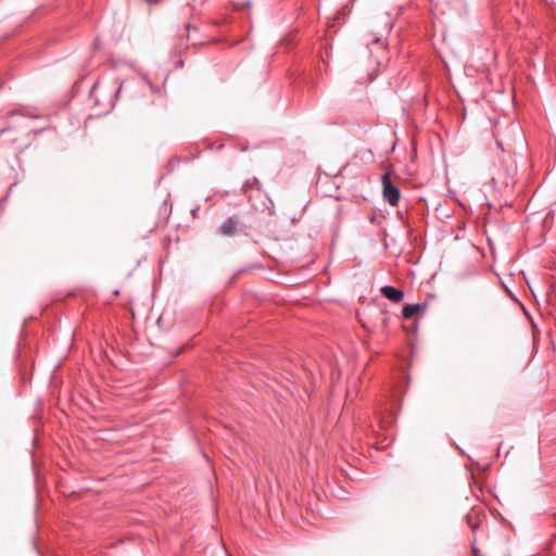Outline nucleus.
Segmentation results:
<instances>
[{
  "mask_svg": "<svg viewBox=\"0 0 556 556\" xmlns=\"http://www.w3.org/2000/svg\"><path fill=\"white\" fill-rule=\"evenodd\" d=\"M382 195L391 206L397 205L401 198L400 189L391 181L389 173L382 176Z\"/></svg>",
  "mask_w": 556,
  "mask_h": 556,
  "instance_id": "1",
  "label": "nucleus"
},
{
  "mask_svg": "<svg viewBox=\"0 0 556 556\" xmlns=\"http://www.w3.org/2000/svg\"><path fill=\"white\" fill-rule=\"evenodd\" d=\"M242 223L238 215L228 217L218 228L220 235L225 237H232L241 232Z\"/></svg>",
  "mask_w": 556,
  "mask_h": 556,
  "instance_id": "2",
  "label": "nucleus"
},
{
  "mask_svg": "<svg viewBox=\"0 0 556 556\" xmlns=\"http://www.w3.org/2000/svg\"><path fill=\"white\" fill-rule=\"evenodd\" d=\"M380 292L383 296H386L388 300L400 303L404 299V292L400 289H396L392 286H384L380 289Z\"/></svg>",
  "mask_w": 556,
  "mask_h": 556,
  "instance_id": "3",
  "label": "nucleus"
},
{
  "mask_svg": "<svg viewBox=\"0 0 556 556\" xmlns=\"http://www.w3.org/2000/svg\"><path fill=\"white\" fill-rule=\"evenodd\" d=\"M427 304H406L402 309V316L405 319L412 318L416 314H424L426 312Z\"/></svg>",
  "mask_w": 556,
  "mask_h": 556,
  "instance_id": "4",
  "label": "nucleus"
},
{
  "mask_svg": "<svg viewBox=\"0 0 556 556\" xmlns=\"http://www.w3.org/2000/svg\"><path fill=\"white\" fill-rule=\"evenodd\" d=\"M374 42H375V43L382 45V40H381V38H378V37H375Z\"/></svg>",
  "mask_w": 556,
  "mask_h": 556,
  "instance_id": "5",
  "label": "nucleus"
},
{
  "mask_svg": "<svg viewBox=\"0 0 556 556\" xmlns=\"http://www.w3.org/2000/svg\"><path fill=\"white\" fill-rule=\"evenodd\" d=\"M147 3L151 4V3H159V0H144Z\"/></svg>",
  "mask_w": 556,
  "mask_h": 556,
  "instance_id": "6",
  "label": "nucleus"
},
{
  "mask_svg": "<svg viewBox=\"0 0 556 556\" xmlns=\"http://www.w3.org/2000/svg\"><path fill=\"white\" fill-rule=\"evenodd\" d=\"M251 186H252V184L250 181H247L244 185L245 188L251 187Z\"/></svg>",
  "mask_w": 556,
  "mask_h": 556,
  "instance_id": "7",
  "label": "nucleus"
},
{
  "mask_svg": "<svg viewBox=\"0 0 556 556\" xmlns=\"http://www.w3.org/2000/svg\"><path fill=\"white\" fill-rule=\"evenodd\" d=\"M123 87H124V85H121V86H119V88H118V90H117V93L122 92Z\"/></svg>",
  "mask_w": 556,
  "mask_h": 556,
  "instance_id": "8",
  "label": "nucleus"
},
{
  "mask_svg": "<svg viewBox=\"0 0 556 556\" xmlns=\"http://www.w3.org/2000/svg\"><path fill=\"white\" fill-rule=\"evenodd\" d=\"M472 552H473L475 554H477V552H478V551H477V548H476V547H472Z\"/></svg>",
  "mask_w": 556,
  "mask_h": 556,
  "instance_id": "9",
  "label": "nucleus"
}]
</instances>
